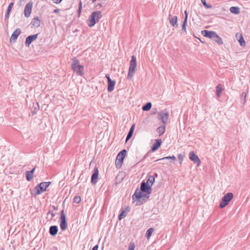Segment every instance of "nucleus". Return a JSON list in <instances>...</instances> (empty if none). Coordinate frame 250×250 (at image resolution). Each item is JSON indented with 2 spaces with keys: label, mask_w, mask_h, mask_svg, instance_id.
<instances>
[{
  "label": "nucleus",
  "mask_w": 250,
  "mask_h": 250,
  "mask_svg": "<svg viewBox=\"0 0 250 250\" xmlns=\"http://www.w3.org/2000/svg\"><path fill=\"white\" fill-rule=\"evenodd\" d=\"M151 186L143 181L141 184L140 190L138 188L135 190L132 196V200L134 202L137 200L136 205H141L143 203L141 200L146 202L149 198V194L151 193Z\"/></svg>",
  "instance_id": "obj_1"
},
{
  "label": "nucleus",
  "mask_w": 250,
  "mask_h": 250,
  "mask_svg": "<svg viewBox=\"0 0 250 250\" xmlns=\"http://www.w3.org/2000/svg\"><path fill=\"white\" fill-rule=\"evenodd\" d=\"M102 17V13L100 11H94L92 13L89 19L87 21V23L89 27H93L98 22L100 19Z\"/></svg>",
  "instance_id": "obj_2"
},
{
  "label": "nucleus",
  "mask_w": 250,
  "mask_h": 250,
  "mask_svg": "<svg viewBox=\"0 0 250 250\" xmlns=\"http://www.w3.org/2000/svg\"><path fill=\"white\" fill-rule=\"evenodd\" d=\"M71 68L78 75L82 76L83 75L84 66L80 64L79 61L76 58L72 59Z\"/></svg>",
  "instance_id": "obj_3"
},
{
  "label": "nucleus",
  "mask_w": 250,
  "mask_h": 250,
  "mask_svg": "<svg viewBox=\"0 0 250 250\" xmlns=\"http://www.w3.org/2000/svg\"><path fill=\"white\" fill-rule=\"evenodd\" d=\"M50 184V182H42L36 186L33 189L34 196H36L37 195L41 194L42 193L45 191L46 188L49 187Z\"/></svg>",
  "instance_id": "obj_4"
},
{
  "label": "nucleus",
  "mask_w": 250,
  "mask_h": 250,
  "mask_svg": "<svg viewBox=\"0 0 250 250\" xmlns=\"http://www.w3.org/2000/svg\"><path fill=\"white\" fill-rule=\"evenodd\" d=\"M137 66V62L136 57L134 55L132 56L131 60L129 63V67L127 75V79H130L134 75L135 72V69Z\"/></svg>",
  "instance_id": "obj_5"
},
{
  "label": "nucleus",
  "mask_w": 250,
  "mask_h": 250,
  "mask_svg": "<svg viewBox=\"0 0 250 250\" xmlns=\"http://www.w3.org/2000/svg\"><path fill=\"white\" fill-rule=\"evenodd\" d=\"M233 194L232 192H229L222 197L220 203L219 207L223 208L229 205L230 201L232 199Z\"/></svg>",
  "instance_id": "obj_6"
},
{
  "label": "nucleus",
  "mask_w": 250,
  "mask_h": 250,
  "mask_svg": "<svg viewBox=\"0 0 250 250\" xmlns=\"http://www.w3.org/2000/svg\"><path fill=\"white\" fill-rule=\"evenodd\" d=\"M126 154V150L125 149L122 150L118 153L115 161V166L116 168H119L121 167Z\"/></svg>",
  "instance_id": "obj_7"
},
{
  "label": "nucleus",
  "mask_w": 250,
  "mask_h": 250,
  "mask_svg": "<svg viewBox=\"0 0 250 250\" xmlns=\"http://www.w3.org/2000/svg\"><path fill=\"white\" fill-rule=\"evenodd\" d=\"M60 228L62 230H65L67 226V222L66 220L65 215L64 212V210L61 211V217H60Z\"/></svg>",
  "instance_id": "obj_8"
},
{
  "label": "nucleus",
  "mask_w": 250,
  "mask_h": 250,
  "mask_svg": "<svg viewBox=\"0 0 250 250\" xmlns=\"http://www.w3.org/2000/svg\"><path fill=\"white\" fill-rule=\"evenodd\" d=\"M189 158L194 164H197V166H199L200 165L201 161L194 151H192L189 152Z\"/></svg>",
  "instance_id": "obj_9"
},
{
  "label": "nucleus",
  "mask_w": 250,
  "mask_h": 250,
  "mask_svg": "<svg viewBox=\"0 0 250 250\" xmlns=\"http://www.w3.org/2000/svg\"><path fill=\"white\" fill-rule=\"evenodd\" d=\"M33 4L32 1H29L28 3L26 4L24 10V14L25 17L28 18L30 16L32 12Z\"/></svg>",
  "instance_id": "obj_10"
},
{
  "label": "nucleus",
  "mask_w": 250,
  "mask_h": 250,
  "mask_svg": "<svg viewBox=\"0 0 250 250\" xmlns=\"http://www.w3.org/2000/svg\"><path fill=\"white\" fill-rule=\"evenodd\" d=\"M158 116L159 120L161 121L164 124L167 123L168 117L167 112L162 111L158 113Z\"/></svg>",
  "instance_id": "obj_11"
},
{
  "label": "nucleus",
  "mask_w": 250,
  "mask_h": 250,
  "mask_svg": "<svg viewBox=\"0 0 250 250\" xmlns=\"http://www.w3.org/2000/svg\"><path fill=\"white\" fill-rule=\"evenodd\" d=\"M39 34H36L28 36L26 38L25 44L26 46H29V45L36 39H37Z\"/></svg>",
  "instance_id": "obj_12"
},
{
  "label": "nucleus",
  "mask_w": 250,
  "mask_h": 250,
  "mask_svg": "<svg viewBox=\"0 0 250 250\" xmlns=\"http://www.w3.org/2000/svg\"><path fill=\"white\" fill-rule=\"evenodd\" d=\"M216 33L213 31H208L204 30L201 31V34L203 36L205 37H208L212 40L214 39V36H215Z\"/></svg>",
  "instance_id": "obj_13"
},
{
  "label": "nucleus",
  "mask_w": 250,
  "mask_h": 250,
  "mask_svg": "<svg viewBox=\"0 0 250 250\" xmlns=\"http://www.w3.org/2000/svg\"><path fill=\"white\" fill-rule=\"evenodd\" d=\"M99 177V171L98 168L95 167L91 176V182L92 184H96Z\"/></svg>",
  "instance_id": "obj_14"
},
{
  "label": "nucleus",
  "mask_w": 250,
  "mask_h": 250,
  "mask_svg": "<svg viewBox=\"0 0 250 250\" xmlns=\"http://www.w3.org/2000/svg\"><path fill=\"white\" fill-rule=\"evenodd\" d=\"M21 32L20 28H17L12 33L10 38V41H15L20 34Z\"/></svg>",
  "instance_id": "obj_15"
},
{
  "label": "nucleus",
  "mask_w": 250,
  "mask_h": 250,
  "mask_svg": "<svg viewBox=\"0 0 250 250\" xmlns=\"http://www.w3.org/2000/svg\"><path fill=\"white\" fill-rule=\"evenodd\" d=\"M162 141L161 139L156 140V143L151 147V150L152 152L155 151L160 147Z\"/></svg>",
  "instance_id": "obj_16"
},
{
  "label": "nucleus",
  "mask_w": 250,
  "mask_h": 250,
  "mask_svg": "<svg viewBox=\"0 0 250 250\" xmlns=\"http://www.w3.org/2000/svg\"><path fill=\"white\" fill-rule=\"evenodd\" d=\"M116 82L114 80H110L107 82V90L108 92H112L114 88Z\"/></svg>",
  "instance_id": "obj_17"
},
{
  "label": "nucleus",
  "mask_w": 250,
  "mask_h": 250,
  "mask_svg": "<svg viewBox=\"0 0 250 250\" xmlns=\"http://www.w3.org/2000/svg\"><path fill=\"white\" fill-rule=\"evenodd\" d=\"M58 231V228L57 226H51L49 228V232L52 236H55Z\"/></svg>",
  "instance_id": "obj_18"
},
{
  "label": "nucleus",
  "mask_w": 250,
  "mask_h": 250,
  "mask_svg": "<svg viewBox=\"0 0 250 250\" xmlns=\"http://www.w3.org/2000/svg\"><path fill=\"white\" fill-rule=\"evenodd\" d=\"M31 24L34 27H39L41 24V21L39 19V18L38 17H36L33 18L31 21Z\"/></svg>",
  "instance_id": "obj_19"
},
{
  "label": "nucleus",
  "mask_w": 250,
  "mask_h": 250,
  "mask_svg": "<svg viewBox=\"0 0 250 250\" xmlns=\"http://www.w3.org/2000/svg\"><path fill=\"white\" fill-rule=\"evenodd\" d=\"M212 40L219 45H222L223 44V41L222 38L220 37L217 33H216L214 36V39Z\"/></svg>",
  "instance_id": "obj_20"
},
{
  "label": "nucleus",
  "mask_w": 250,
  "mask_h": 250,
  "mask_svg": "<svg viewBox=\"0 0 250 250\" xmlns=\"http://www.w3.org/2000/svg\"><path fill=\"white\" fill-rule=\"evenodd\" d=\"M129 211V208L128 207L125 209H123L119 215V219L121 220L123 218L125 217L127 215L126 211Z\"/></svg>",
  "instance_id": "obj_21"
},
{
  "label": "nucleus",
  "mask_w": 250,
  "mask_h": 250,
  "mask_svg": "<svg viewBox=\"0 0 250 250\" xmlns=\"http://www.w3.org/2000/svg\"><path fill=\"white\" fill-rule=\"evenodd\" d=\"M229 10L231 13L234 14H239L240 12V8L236 6L231 7Z\"/></svg>",
  "instance_id": "obj_22"
},
{
  "label": "nucleus",
  "mask_w": 250,
  "mask_h": 250,
  "mask_svg": "<svg viewBox=\"0 0 250 250\" xmlns=\"http://www.w3.org/2000/svg\"><path fill=\"white\" fill-rule=\"evenodd\" d=\"M247 97V93L245 92L242 93L240 96L241 103L243 105H244L246 103V99Z\"/></svg>",
  "instance_id": "obj_23"
},
{
  "label": "nucleus",
  "mask_w": 250,
  "mask_h": 250,
  "mask_svg": "<svg viewBox=\"0 0 250 250\" xmlns=\"http://www.w3.org/2000/svg\"><path fill=\"white\" fill-rule=\"evenodd\" d=\"M151 106V103L150 102H148L146 104L143 106L142 109L143 111H148L150 109Z\"/></svg>",
  "instance_id": "obj_24"
},
{
  "label": "nucleus",
  "mask_w": 250,
  "mask_h": 250,
  "mask_svg": "<svg viewBox=\"0 0 250 250\" xmlns=\"http://www.w3.org/2000/svg\"><path fill=\"white\" fill-rule=\"evenodd\" d=\"M239 39H238V41L240 43V45L241 46H245V41L243 38V37L241 34L239 35Z\"/></svg>",
  "instance_id": "obj_25"
},
{
  "label": "nucleus",
  "mask_w": 250,
  "mask_h": 250,
  "mask_svg": "<svg viewBox=\"0 0 250 250\" xmlns=\"http://www.w3.org/2000/svg\"><path fill=\"white\" fill-rule=\"evenodd\" d=\"M154 231V229L152 228H150L149 229H148L146 232V237L148 239L151 235H152V233Z\"/></svg>",
  "instance_id": "obj_26"
},
{
  "label": "nucleus",
  "mask_w": 250,
  "mask_h": 250,
  "mask_svg": "<svg viewBox=\"0 0 250 250\" xmlns=\"http://www.w3.org/2000/svg\"><path fill=\"white\" fill-rule=\"evenodd\" d=\"M216 95L217 97L220 96V93L222 91V86L221 84H219L216 87Z\"/></svg>",
  "instance_id": "obj_27"
},
{
  "label": "nucleus",
  "mask_w": 250,
  "mask_h": 250,
  "mask_svg": "<svg viewBox=\"0 0 250 250\" xmlns=\"http://www.w3.org/2000/svg\"><path fill=\"white\" fill-rule=\"evenodd\" d=\"M157 131L160 134V135H162L165 132V126H160L157 129Z\"/></svg>",
  "instance_id": "obj_28"
},
{
  "label": "nucleus",
  "mask_w": 250,
  "mask_h": 250,
  "mask_svg": "<svg viewBox=\"0 0 250 250\" xmlns=\"http://www.w3.org/2000/svg\"><path fill=\"white\" fill-rule=\"evenodd\" d=\"M25 176L26 180L28 181H30L33 177V174L30 173L29 171H27L25 173Z\"/></svg>",
  "instance_id": "obj_29"
},
{
  "label": "nucleus",
  "mask_w": 250,
  "mask_h": 250,
  "mask_svg": "<svg viewBox=\"0 0 250 250\" xmlns=\"http://www.w3.org/2000/svg\"><path fill=\"white\" fill-rule=\"evenodd\" d=\"M154 182H155L154 177L153 176L150 175V176H149V177L146 183H147L148 184V183L149 182L151 184V186H152V184L154 183Z\"/></svg>",
  "instance_id": "obj_30"
},
{
  "label": "nucleus",
  "mask_w": 250,
  "mask_h": 250,
  "mask_svg": "<svg viewBox=\"0 0 250 250\" xmlns=\"http://www.w3.org/2000/svg\"><path fill=\"white\" fill-rule=\"evenodd\" d=\"M81 197L80 196L76 195L73 198V202L76 204H78L81 202Z\"/></svg>",
  "instance_id": "obj_31"
},
{
  "label": "nucleus",
  "mask_w": 250,
  "mask_h": 250,
  "mask_svg": "<svg viewBox=\"0 0 250 250\" xmlns=\"http://www.w3.org/2000/svg\"><path fill=\"white\" fill-rule=\"evenodd\" d=\"M201 2L202 3V4H203V5L206 8H208V9H209V8H211L212 7L211 5L209 4H208L207 2H206V0H201Z\"/></svg>",
  "instance_id": "obj_32"
},
{
  "label": "nucleus",
  "mask_w": 250,
  "mask_h": 250,
  "mask_svg": "<svg viewBox=\"0 0 250 250\" xmlns=\"http://www.w3.org/2000/svg\"><path fill=\"white\" fill-rule=\"evenodd\" d=\"M173 27H177V17L174 16L173 17Z\"/></svg>",
  "instance_id": "obj_33"
},
{
  "label": "nucleus",
  "mask_w": 250,
  "mask_h": 250,
  "mask_svg": "<svg viewBox=\"0 0 250 250\" xmlns=\"http://www.w3.org/2000/svg\"><path fill=\"white\" fill-rule=\"evenodd\" d=\"M82 8V2L80 1L79 4V9L78 10V17H79L81 15V10Z\"/></svg>",
  "instance_id": "obj_34"
},
{
  "label": "nucleus",
  "mask_w": 250,
  "mask_h": 250,
  "mask_svg": "<svg viewBox=\"0 0 250 250\" xmlns=\"http://www.w3.org/2000/svg\"><path fill=\"white\" fill-rule=\"evenodd\" d=\"M187 21H184L183 24H182V31L184 32H186V25H187Z\"/></svg>",
  "instance_id": "obj_35"
},
{
  "label": "nucleus",
  "mask_w": 250,
  "mask_h": 250,
  "mask_svg": "<svg viewBox=\"0 0 250 250\" xmlns=\"http://www.w3.org/2000/svg\"><path fill=\"white\" fill-rule=\"evenodd\" d=\"M135 244L133 242H131L128 247V250H134Z\"/></svg>",
  "instance_id": "obj_36"
},
{
  "label": "nucleus",
  "mask_w": 250,
  "mask_h": 250,
  "mask_svg": "<svg viewBox=\"0 0 250 250\" xmlns=\"http://www.w3.org/2000/svg\"><path fill=\"white\" fill-rule=\"evenodd\" d=\"M14 5V2H11L9 5H8V7L7 8V11H8V12H10L13 6Z\"/></svg>",
  "instance_id": "obj_37"
},
{
  "label": "nucleus",
  "mask_w": 250,
  "mask_h": 250,
  "mask_svg": "<svg viewBox=\"0 0 250 250\" xmlns=\"http://www.w3.org/2000/svg\"><path fill=\"white\" fill-rule=\"evenodd\" d=\"M132 134H133V133H131V132L129 131L128 132V134L127 135V136H126V139H125L126 142H127L128 140H129L131 138V137L132 136Z\"/></svg>",
  "instance_id": "obj_38"
},
{
  "label": "nucleus",
  "mask_w": 250,
  "mask_h": 250,
  "mask_svg": "<svg viewBox=\"0 0 250 250\" xmlns=\"http://www.w3.org/2000/svg\"><path fill=\"white\" fill-rule=\"evenodd\" d=\"M185 155L182 154H179L178 155V158L180 160V163H181L182 161L183 160L184 157Z\"/></svg>",
  "instance_id": "obj_39"
},
{
  "label": "nucleus",
  "mask_w": 250,
  "mask_h": 250,
  "mask_svg": "<svg viewBox=\"0 0 250 250\" xmlns=\"http://www.w3.org/2000/svg\"><path fill=\"white\" fill-rule=\"evenodd\" d=\"M49 214H50L51 215V218L55 217L56 215V214L55 213H54L53 211H51V210H49L48 211V212L47 213V215H48Z\"/></svg>",
  "instance_id": "obj_40"
},
{
  "label": "nucleus",
  "mask_w": 250,
  "mask_h": 250,
  "mask_svg": "<svg viewBox=\"0 0 250 250\" xmlns=\"http://www.w3.org/2000/svg\"><path fill=\"white\" fill-rule=\"evenodd\" d=\"M134 127H135V124H133L132 126H131L129 131V132H131V133H133V131H134Z\"/></svg>",
  "instance_id": "obj_41"
},
{
  "label": "nucleus",
  "mask_w": 250,
  "mask_h": 250,
  "mask_svg": "<svg viewBox=\"0 0 250 250\" xmlns=\"http://www.w3.org/2000/svg\"><path fill=\"white\" fill-rule=\"evenodd\" d=\"M9 14H10V12H8V11H7L5 15V18H4L5 21L8 20V19L9 18Z\"/></svg>",
  "instance_id": "obj_42"
},
{
  "label": "nucleus",
  "mask_w": 250,
  "mask_h": 250,
  "mask_svg": "<svg viewBox=\"0 0 250 250\" xmlns=\"http://www.w3.org/2000/svg\"><path fill=\"white\" fill-rule=\"evenodd\" d=\"M62 0H52L53 2L55 4L60 3Z\"/></svg>",
  "instance_id": "obj_43"
},
{
  "label": "nucleus",
  "mask_w": 250,
  "mask_h": 250,
  "mask_svg": "<svg viewBox=\"0 0 250 250\" xmlns=\"http://www.w3.org/2000/svg\"><path fill=\"white\" fill-rule=\"evenodd\" d=\"M184 13H185V17L184 21H187L188 17V12H187V10H185Z\"/></svg>",
  "instance_id": "obj_44"
},
{
  "label": "nucleus",
  "mask_w": 250,
  "mask_h": 250,
  "mask_svg": "<svg viewBox=\"0 0 250 250\" xmlns=\"http://www.w3.org/2000/svg\"><path fill=\"white\" fill-rule=\"evenodd\" d=\"M105 78H106L107 79V82H109V80H111V79H110V78L109 75V74H106L105 75Z\"/></svg>",
  "instance_id": "obj_45"
},
{
  "label": "nucleus",
  "mask_w": 250,
  "mask_h": 250,
  "mask_svg": "<svg viewBox=\"0 0 250 250\" xmlns=\"http://www.w3.org/2000/svg\"><path fill=\"white\" fill-rule=\"evenodd\" d=\"M99 248V246L98 245H95L94 246V247L92 248V250H98Z\"/></svg>",
  "instance_id": "obj_46"
},
{
  "label": "nucleus",
  "mask_w": 250,
  "mask_h": 250,
  "mask_svg": "<svg viewBox=\"0 0 250 250\" xmlns=\"http://www.w3.org/2000/svg\"><path fill=\"white\" fill-rule=\"evenodd\" d=\"M172 159V156L166 157L161 159V160H163V159ZM159 160H161V159H159ZM157 161H158V160H157Z\"/></svg>",
  "instance_id": "obj_47"
},
{
  "label": "nucleus",
  "mask_w": 250,
  "mask_h": 250,
  "mask_svg": "<svg viewBox=\"0 0 250 250\" xmlns=\"http://www.w3.org/2000/svg\"><path fill=\"white\" fill-rule=\"evenodd\" d=\"M169 22H170V24H172V17H171L170 14H169Z\"/></svg>",
  "instance_id": "obj_48"
},
{
  "label": "nucleus",
  "mask_w": 250,
  "mask_h": 250,
  "mask_svg": "<svg viewBox=\"0 0 250 250\" xmlns=\"http://www.w3.org/2000/svg\"><path fill=\"white\" fill-rule=\"evenodd\" d=\"M60 9H56L54 10V12L55 13H58L60 12Z\"/></svg>",
  "instance_id": "obj_49"
},
{
  "label": "nucleus",
  "mask_w": 250,
  "mask_h": 250,
  "mask_svg": "<svg viewBox=\"0 0 250 250\" xmlns=\"http://www.w3.org/2000/svg\"><path fill=\"white\" fill-rule=\"evenodd\" d=\"M35 170V167L33 168L31 170L29 171L30 173H32L33 174V173L34 172Z\"/></svg>",
  "instance_id": "obj_50"
},
{
  "label": "nucleus",
  "mask_w": 250,
  "mask_h": 250,
  "mask_svg": "<svg viewBox=\"0 0 250 250\" xmlns=\"http://www.w3.org/2000/svg\"><path fill=\"white\" fill-rule=\"evenodd\" d=\"M176 157L174 155H173V161H175L176 160Z\"/></svg>",
  "instance_id": "obj_51"
},
{
  "label": "nucleus",
  "mask_w": 250,
  "mask_h": 250,
  "mask_svg": "<svg viewBox=\"0 0 250 250\" xmlns=\"http://www.w3.org/2000/svg\"><path fill=\"white\" fill-rule=\"evenodd\" d=\"M53 207L54 209L57 210V209H58L57 207H55V206H53Z\"/></svg>",
  "instance_id": "obj_52"
},
{
  "label": "nucleus",
  "mask_w": 250,
  "mask_h": 250,
  "mask_svg": "<svg viewBox=\"0 0 250 250\" xmlns=\"http://www.w3.org/2000/svg\"><path fill=\"white\" fill-rule=\"evenodd\" d=\"M96 0H92V2H94V1H95Z\"/></svg>",
  "instance_id": "obj_53"
},
{
  "label": "nucleus",
  "mask_w": 250,
  "mask_h": 250,
  "mask_svg": "<svg viewBox=\"0 0 250 250\" xmlns=\"http://www.w3.org/2000/svg\"><path fill=\"white\" fill-rule=\"evenodd\" d=\"M236 37L237 38L238 37V35H237V34L236 35Z\"/></svg>",
  "instance_id": "obj_54"
},
{
  "label": "nucleus",
  "mask_w": 250,
  "mask_h": 250,
  "mask_svg": "<svg viewBox=\"0 0 250 250\" xmlns=\"http://www.w3.org/2000/svg\"><path fill=\"white\" fill-rule=\"evenodd\" d=\"M0 250H1V249H0Z\"/></svg>",
  "instance_id": "obj_55"
}]
</instances>
